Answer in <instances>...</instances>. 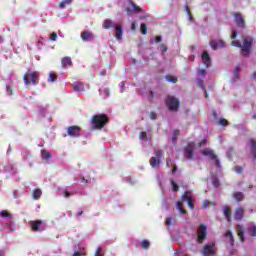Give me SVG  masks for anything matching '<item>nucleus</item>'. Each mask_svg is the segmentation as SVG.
<instances>
[{
    "mask_svg": "<svg viewBox=\"0 0 256 256\" xmlns=\"http://www.w3.org/2000/svg\"><path fill=\"white\" fill-rule=\"evenodd\" d=\"M1 217L6 218V217H11V214L7 212V210H2L0 213Z\"/></svg>",
    "mask_w": 256,
    "mask_h": 256,
    "instance_id": "43",
    "label": "nucleus"
},
{
    "mask_svg": "<svg viewBox=\"0 0 256 256\" xmlns=\"http://www.w3.org/2000/svg\"><path fill=\"white\" fill-rule=\"evenodd\" d=\"M99 75H102V76L107 75V70H103L102 72H99Z\"/></svg>",
    "mask_w": 256,
    "mask_h": 256,
    "instance_id": "63",
    "label": "nucleus"
},
{
    "mask_svg": "<svg viewBox=\"0 0 256 256\" xmlns=\"http://www.w3.org/2000/svg\"><path fill=\"white\" fill-rule=\"evenodd\" d=\"M81 39L82 41H91V39H93V32H89L87 30L83 31L81 33Z\"/></svg>",
    "mask_w": 256,
    "mask_h": 256,
    "instance_id": "19",
    "label": "nucleus"
},
{
    "mask_svg": "<svg viewBox=\"0 0 256 256\" xmlns=\"http://www.w3.org/2000/svg\"><path fill=\"white\" fill-rule=\"evenodd\" d=\"M211 205V202L209 200H204L202 202L203 209H207Z\"/></svg>",
    "mask_w": 256,
    "mask_h": 256,
    "instance_id": "44",
    "label": "nucleus"
},
{
    "mask_svg": "<svg viewBox=\"0 0 256 256\" xmlns=\"http://www.w3.org/2000/svg\"><path fill=\"white\" fill-rule=\"evenodd\" d=\"M231 45L233 47H238L241 49L242 57H249L251 55V51H253V45L255 44V38L253 36H242V43L235 40L237 39L236 30L232 31L231 35Z\"/></svg>",
    "mask_w": 256,
    "mask_h": 256,
    "instance_id": "1",
    "label": "nucleus"
},
{
    "mask_svg": "<svg viewBox=\"0 0 256 256\" xmlns=\"http://www.w3.org/2000/svg\"><path fill=\"white\" fill-rule=\"evenodd\" d=\"M129 3L131 5L132 9L131 8H126V13L128 15H133V13H141V7L137 6L135 4V2H133L132 0H130Z\"/></svg>",
    "mask_w": 256,
    "mask_h": 256,
    "instance_id": "13",
    "label": "nucleus"
},
{
    "mask_svg": "<svg viewBox=\"0 0 256 256\" xmlns=\"http://www.w3.org/2000/svg\"><path fill=\"white\" fill-rule=\"evenodd\" d=\"M198 86H200L201 87V89H205V84H204V82H203V79H198Z\"/></svg>",
    "mask_w": 256,
    "mask_h": 256,
    "instance_id": "50",
    "label": "nucleus"
},
{
    "mask_svg": "<svg viewBox=\"0 0 256 256\" xmlns=\"http://www.w3.org/2000/svg\"><path fill=\"white\" fill-rule=\"evenodd\" d=\"M71 195H73V193H71L67 190L64 191V197H71Z\"/></svg>",
    "mask_w": 256,
    "mask_h": 256,
    "instance_id": "56",
    "label": "nucleus"
},
{
    "mask_svg": "<svg viewBox=\"0 0 256 256\" xmlns=\"http://www.w3.org/2000/svg\"><path fill=\"white\" fill-rule=\"evenodd\" d=\"M225 235L228 239H230V244L233 245V232L227 231Z\"/></svg>",
    "mask_w": 256,
    "mask_h": 256,
    "instance_id": "40",
    "label": "nucleus"
},
{
    "mask_svg": "<svg viewBox=\"0 0 256 256\" xmlns=\"http://www.w3.org/2000/svg\"><path fill=\"white\" fill-rule=\"evenodd\" d=\"M104 94L106 95V97H109V94H110L109 89L105 88L104 89Z\"/></svg>",
    "mask_w": 256,
    "mask_h": 256,
    "instance_id": "60",
    "label": "nucleus"
},
{
    "mask_svg": "<svg viewBox=\"0 0 256 256\" xmlns=\"http://www.w3.org/2000/svg\"><path fill=\"white\" fill-rule=\"evenodd\" d=\"M205 239H207V226L205 224H201L198 228L197 242L201 245Z\"/></svg>",
    "mask_w": 256,
    "mask_h": 256,
    "instance_id": "8",
    "label": "nucleus"
},
{
    "mask_svg": "<svg viewBox=\"0 0 256 256\" xmlns=\"http://www.w3.org/2000/svg\"><path fill=\"white\" fill-rule=\"evenodd\" d=\"M200 253L204 256H215L217 255V246L215 242L207 243L200 250Z\"/></svg>",
    "mask_w": 256,
    "mask_h": 256,
    "instance_id": "4",
    "label": "nucleus"
},
{
    "mask_svg": "<svg viewBox=\"0 0 256 256\" xmlns=\"http://www.w3.org/2000/svg\"><path fill=\"white\" fill-rule=\"evenodd\" d=\"M154 155L151 159H150V165L155 168V167H159V165H161V159H163V150L156 148L154 150Z\"/></svg>",
    "mask_w": 256,
    "mask_h": 256,
    "instance_id": "6",
    "label": "nucleus"
},
{
    "mask_svg": "<svg viewBox=\"0 0 256 256\" xmlns=\"http://www.w3.org/2000/svg\"><path fill=\"white\" fill-rule=\"evenodd\" d=\"M81 183H85V185H87V183H89V180L85 179V177H82Z\"/></svg>",
    "mask_w": 256,
    "mask_h": 256,
    "instance_id": "59",
    "label": "nucleus"
},
{
    "mask_svg": "<svg viewBox=\"0 0 256 256\" xmlns=\"http://www.w3.org/2000/svg\"><path fill=\"white\" fill-rule=\"evenodd\" d=\"M68 137H80L81 128L77 125L69 126L66 130Z\"/></svg>",
    "mask_w": 256,
    "mask_h": 256,
    "instance_id": "9",
    "label": "nucleus"
},
{
    "mask_svg": "<svg viewBox=\"0 0 256 256\" xmlns=\"http://www.w3.org/2000/svg\"><path fill=\"white\" fill-rule=\"evenodd\" d=\"M41 225H43V221L42 220H36V221H31L30 222V227L32 229V231H39V227H41Z\"/></svg>",
    "mask_w": 256,
    "mask_h": 256,
    "instance_id": "18",
    "label": "nucleus"
},
{
    "mask_svg": "<svg viewBox=\"0 0 256 256\" xmlns=\"http://www.w3.org/2000/svg\"><path fill=\"white\" fill-rule=\"evenodd\" d=\"M150 245L151 243H149V240H143L140 244V247H142L143 249H147Z\"/></svg>",
    "mask_w": 256,
    "mask_h": 256,
    "instance_id": "37",
    "label": "nucleus"
},
{
    "mask_svg": "<svg viewBox=\"0 0 256 256\" xmlns=\"http://www.w3.org/2000/svg\"><path fill=\"white\" fill-rule=\"evenodd\" d=\"M177 137H179V130H174L172 141L175 143L177 141Z\"/></svg>",
    "mask_w": 256,
    "mask_h": 256,
    "instance_id": "42",
    "label": "nucleus"
},
{
    "mask_svg": "<svg viewBox=\"0 0 256 256\" xmlns=\"http://www.w3.org/2000/svg\"><path fill=\"white\" fill-rule=\"evenodd\" d=\"M165 79L169 83H177V81H178L177 77H174V76H171V75H166Z\"/></svg>",
    "mask_w": 256,
    "mask_h": 256,
    "instance_id": "31",
    "label": "nucleus"
},
{
    "mask_svg": "<svg viewBox=\"0 0 256 256\" xmlns=\"http://www.w3.org/2000/svg\"><path fill=\"white\" fill-rule=\"evenodd\" d=\"M217 43H218V48H219V47H220V48L225 47V41L219 40Z\"/></svg>",
    "mask_w": 256,
    "mask_h": 256,
    "instance_id": "53",
    "label": "nucleus"
},
{
    "mask_svg": "<svg viewBox=\"0 0 256 256\" xmlns=\"http://www.w3.org/2000/svg\"><path fill=\"white\" fill-rule=\"evenodd\" d=\"M250 144H251V152L253 154L254 159H256V140L250 139Z\"/></svg>",
    "mask_w": 256,
    "mask_h": 256,
    "instance_id": "24",
    "label": "nucleus"
},
{
    "mask_svg": "<svg viewBox=\"0 0 256 256\" xmlns=\"http://www.w3.org/2000/svg\"><path fill=\"white\" fill-rule=\"evenodd\" d=\"M72 2L73 0H64L60 2L59 7L60 9H65V7H67V5H71Z\"/></svg>",
    "mask_w": 256,
    "mask_h": 256,
    "instance_id": "30",
    "label": "nucleus"
},
{
    "mask_svg": "<svg viewBox=\"0 0 256 256\" xmlns=\"http://www.w3.org/2000/svg\"><path fill=\"white\" fill-rule=\"evenodd\" d=\"M219 125H221L222 127H227V125H229V122L227 121V119L221 118L219 120Z\"/></svg>",
    "mask_w": 256,
    "mask_h": 256,
    "instance_id": "41",
    "label": "nucleus"
},
{
    "mask_svg": "<svg viewBox=\"0 0 256 256\" xmlns=\"http://www.w3.org/2000/svg\"><path fill=\"white\" fill-rule=\"evenodd\" d=\"M248 233L251 237H256V226L250 227Z\"/></svg>",
    "mask_w": 256,
    "mask_h": 256,
    "instance_id": "34",
    "label": "nucleus"
},
{
    "mask_svg": "<svg viewBox=\"0 0 256 256\" xmlns=\"http://www.w3.org/2000/svg\"><path fill=\"white\" fill-rule=\"evenodd\" d=\"M176 208L181 213V215H187V210L183 208V204H181V201L176 202Z\"/></svg>",
    "mask_w": 256,
    "mask_h": 256,
    "instance_id": "23",
    "label": "nucleus"
},
{
    "mask_svg": "<svg viewBox=\"0 0 256 256\" xmlns=\"http://www.w3.org/2000/svg\"><path fill=\"white\" fill-rule=\"evenodd\" d=\"M72 87H73V89H74V91H83V83H81V82H74L73 84H72Z\"/></svg>",
    "mask_w": 256,
    "mask_h": 256,
    "instance_id": "25",
    "label": "nucleus"
},
{
    "mask_svg": "<svg viewBox=\"0 0 256 256\" xmlns=\"http://www.w3.org/2000/svg\"><path fill=\"white\" fill-rule=\"evenodd\" d=\"M166 167H173V160H171V158L166 159Z\"/></svg>",
    "mask_w": 256,
    "mask_h": 256,
    "instance_id": "45",
    "label": "nucleus"
},
{
    "mask_svg": "<svg viewBox=\"0 0 256 256\" xmlns=\"http://www.w3.org/2000/svg\"><path fill=\"white\" fill-rule=\"evenodd\" d=\"M162 37L161 36H157L156 38H155V42L156 43H161V41H162Z\"/></svg>",
    "mask_w": 256,
    "mask_h": 256,
    "instance_id": "58",
    "label": "nucleus"
},
{
    "mask_svg": "<svg viewBox=\"0 0 256 256\" xmlns=\"http://www.w3.org/2000/svg\"><path fill=\"white\" fill-rule=\"evenodd\" d=\"M201 153L202 155H204V157H210L212 161H215L216 167H221V162H219V158H217L215 152H213L211 148H205L204 150H202Z\"/></svg>",
    "mask_w": 256,
    "mask_h": 256,
    "instance_id": "7",
    "label": "nucleus"
},
{
    "mask_svg": "<svg viewBox=\"0 0 256 256\" xmlns=\"http://www.w3.org/2000/svg\"><path fill=\"white\" fill-rule=\"evenodd\" d=\"M41 195H43V192H41V189H35L33 191L32 197L37 201V199L41 198Z\"/></svg>",
    "mask_w": 256,
    "mask_h": 256,
    "instance_id": "26",
    "label": "nucleus"
},
{
    "mask_svg": "<svg viewBox=\"0 0 256 256\" xmlns=\"http://www.w3.org/2000/svg\"><path fill=\"white\" fill-rule=\"evenodd\" d=\"M94 256H103V254L101 253V247H98L96 249L95 255Z\"/></svg>",
    "mask_w": 256,
    "mask_h": 256,
    "instance_id": "52",
    "label": "nucleus"
},
{
    "mask_svg": "<svg viewBox=\"0 0 256 256\" xmlns=\"http://www.w3.org/2000/svg\"><path fill=\"white\" fill-rule=\"evenodd\" d=\"M171 221H172L171 218H167V219H166V225H167V226L171 225Z\"/></svg>",
    "mask_w": 256,
    "mask_h": 256,
    "instance_id": "61",
    "label": "nucleus"
},
{
    "mask_svg": "<svg viewBox=\"0 0 256 256\" xmlns=\"http://www.w3.org/2000/svg\"><path fill=\"white\" fill-rule=\"evenodd\" d=\"M102 27L103 29H111V27H115V25L113 24V20L106 19L103 21Z\"/></svg>",
    "mask_w": 256,
    "mask_h": 256,
    "instance_id": "21",
    "label": "nucleus"
},
{
    "mask_svg": "<svg viewBox=\"0 0 256 256\" xmlns=\"http://www.w3.org/2000/svg\"><path fill=\"white\" fill-rule=\"evenodd\" d=\"M234 21L237 27H240V29H245V18H243V15H241V13H234Z\"/></svg>",
    "mask_w": 256,
    "mask_h": 256,
    "instance_id": "10",
    "label": "nucleus"
},
{
    "mask_svg": "<svg viewBox=\"0 0 256 256\" xmlns=\"http://www.w3.org/2000/svg\"><path fill=\"white\" fill-rule=\"evenodd\" d=\"M241 71V68L237 66L234 70L235 75H239V72Z\"/></svg>",
    "mask_w": 256,
    "mask_h": 256,
    "instance_id": "57",
    "label": "nucleus"
},
{
    "mask_svg": "<svg viewBox=\"0 0 256 256\" xmlns=\"http://www.w3.org/2000/svg\"><path fill=\"white\" fill-rule=\"evenodd\" d=\"M72 256H81V252H74Z\"/></svg>",
    "mask_w": 256,
    "mask_h": 256,
    "instance_id": "64",
    "label": "nucleus"
},
{
    "mask_svg": "<svg viewBox=\"0 0 256 256\" xmlns=\"http://www.w3.org/2000/svg\"><path fill=\"white\" fill-rule=\"evenodd\" d=\"M193 151H194L193 143H189L185 148V153H186L185 157L186 159H188V161H191V159H193Z\"/></svg>",
    "mask_w": 256,
    "mask_h": 256,
    "instance_id": "14",
    "label": "nucleus"
},
{
    "mask_svg": "<svg viewBox=\"0 0 256 256\" xmlns=\"http://www.w3.org/2000/svg\"><path fill=\"white\" fill-rule=\"evenodd\" d=\"M76 215L77 217H81V215H83V210H79Z\"/></svg>",
    "mask_w": 256,
    "mask_h": 256,
    "instance_id": "62",
    "label": "nucleus"
},
{
    "mask_svg": "<svg viewBox=\"0 0 256 256\" xmlns=\"http://www.w3.org/2000/svg\"><path fill=\"white\" fill-rule=\"evenodd\" d=\"M55 81H57V74L50 72L48 77V82L55 83Z\"/></svg>",
    "mask_w": 256,
    "mask_h": 256,
    "instance_id": "29",
    "label": "nucleus"
},
{
    "mask_svg": "<svg viewBox=\"0 0 256 256\" xmlns=\"http://www.w3.org/2000/svg\"><path fill=\"white\" fill-rule=\"evenodd\" d=\"M235 171H236V173H243V167H241V166H236V167H235Z\"/></svg>",
    "mask_w": 256,
    "mask_h": 256,
    "instance_id": "54",
    "label": "nucleus"
},
{
    "mask_svg": "<svg viewBox=\"0 0 256 256\" xmlns=\"http://www.w3.org/2000/svg\"><path fill=\"white\" fill-rule=\"evenodd\" d=\"M165 103L169 111H179V99L177 97L167 96Z\"/></svg>",
    "mask_w": 256,
    "mask_h": 256,
    "instance_id": "5",
    "label": "nucleus"
},
{
    "mask_svg": "<svg viewBox=\"0 0 256 256\" xmlns=\"http://www.w3.org/2000/svg\"><path fill=\"white\" fill-rule=\"evenodd\" d=\"M6 91H7L8 95H13V88H11L10 85L6 86Z\"/></svg>",
    "mask_w": 256,
    "mask_h": 256,
    "instance_id": "49",
    "label": "nucleus"
},
{
    "mask_svg": "<svg viewBox=\"0 0 256 256\" xmlns=\"http://www.w3.org/2000/svg\"><path fill=\"white\" fill-rule=\"evenodd\" d=\"M39 75L40 73L38 71H27L22 77L25 86L29 87L31 84L39 85Z\"/></svg>",
    "mask_w": 256,
    "mask_h": 256,
    "instance_id": "3",
    "label": "nucleus"
},
{
    "mask_svg": "<svg viewBox=\"0 0 256 256\" xmlns=\"http://www.w3.org/2000/svg\"><path fill=\"white\" fill-rule=\"evenodd\" d=\"M50 40H51V41H57V32H53V33L50 35Z\"/></svg>",
    "mask_w": 256,
    "mask_h": 256,
    "instance_id": "48",
    "label": "nucleus"
},
{
    "mask_svg": "<svg viewBox=\"0 0 256 256\" xmlns=\"http://www.w3.org/2000/svg\"><path fill=\"white\" fill-rule=\"evenodd\" d=\"M245 217V208L239 206L234 211V219L235 221H243Z\"/></svg>",
    "mask_w": 256,
    "mask_h": 256,
    "instance_id": "11",
    "label": "nucleus"
},
{
    "mask_svg": "<svg viewBox=\"0 0 256 256\" xmlns=\"http://www.w3.org/2000/svg\"><path fill=\"white\" fill-rule=\"evenodd\" d=\"M212 185L214 186V187H220V185H221V182L219 181V178H213L212 179Z\"/></svg>",
    "mask_w": 256,
    "mask_h": 256,
    "instance_id": "39",
    "label": "nucleus"
},
{
    "mask_svg": "<svg viewBox=\"0 0 256 256\" xmlns=\"http://www.w3.org/2000/svg\"><path fill=\"white\" fill-rule=\"evenodd\" d=\"M205 70L204 69H201L198 71V75H201V77H205Z\"/></svg>",
    "mask_w": 256,
    "mask_h": 256,
    "instance_id": "55",
    "label": "nucleus"
},
{
    "mask_svg": "<svg viewBox=\"0 0 256 256\" xmlns=\"http://www.w3.org/2000/svg\"><path fill=\"white\" fill-rule=\"evenodd\" d=\"M150 119H152V121H155V119H157V113L150 112Z\"/></svg>",
    "mask_w": 256,
    "mask_h": 256,
    "instance_id": "51",
    "label": "nucleus"
},
{
    "mask_svg": "<svg viewBox=\"0 0 256 256\" xmlns=\"http://www.w3.org/2000/svg\"><path fill=\"white\" fill-rule=\"evenodd\" d=\"M61 64H62V67H72L73 61H71V57L66 56V57L62 58Z\"/></svg>",
    "mask_w": 256,
    "mask_h": 256,
    "instance_id": "20",
    "label": "nucleus"
},
{
    "mask_svg": "<svg viewBox=\"0 0 256 256\" xmlns=\"http://www.w3.org/2000/svg\"><path fill=\"white\" fill-rule=\"evenodd\" d=\"M203 145H207V139L201 140V141L197 144V147H198V148H201V147H203Z\"/></svg>",
    "mask_w": 256,
    "mask_h": 256,
    "instance_id": "47",
    "label": "nucleus"
},
{
    "mask_svg": "<svg viewBox=\"0 0 256 256\" xmlns=\"http://www.w3.org/2000/svg\"><path fill=\"white\" fill-rule=\"evenodd\" d=\"M109 123L107 114H96L91 118L92 129L101 131Z\"/></svg>",
    "mask_w": 256,
    "mask_h": 256,
    "instance_id": "2",
    "label": "nucleus"
},
{
    "mask_svg": "<svg viewBox=\"0 0 256 256\" xmlns=\"http://www.w3.org/2000/svg\"><path fill=\"white\" fill-rule=\"evenodd\" d=\"M191 199H193V196L190 194V192H187V191L184 192V194L181 197L182 201H189Z\"/></svg>",
    "mask_w": 256,
    "mask_h": 256,
    "instance_id": "28",
    "label": "nucleus"
},
{
    "mask_svg": "<svg viewBox=\"0 0 256 256\" xmlns=\"http://www.w3.org/2000/svg\"><path fill=\"white\" fill-rule=\"evenodd\" d=\"M187 203L190 209H195V205H193V198H190V200H188Z\"/></svg>",
    "mask_w": 256,
    "mask_h": 256,
    "instance_id": "46",
    "label": "nucleus"
},
{
    "mask_svg": "<svg viewBox=\"0 0 256 256\" xmlns=\"http://www.w3.org/2000/svg\"><path fill=\"white\" fill-rule=\"evenodd\" d=\"M209 44H210V47L213 49V51H217L219 49V46L216 40H210Z\"/></svg>",
    "mask_w": 256,
    "mask_h": 256,
    "instance_id": "32",
    "label": "nucleus"
},
{
    "mask_svg": "<svg viewBox=\"0 0 256 256\" xmlns=\"http://www.w3.org/2000/svg\"><path fill=\"white\" fill-rule=\"evenodd\" d=\"M233 198L235 199V201H237L238 203H241V201L245 200V196H243V192H235L233 194Z\"/></svg>",
    "mask_w": 256,
    "mask_h": 256,
    "instance_id": "22",
    "label": "nucleus"
},
{
    "mask_svg": "<svg viewBox=\"0 0 256 256\" xmlns=\"http://www.w3.org/2000/svg\"><path fill=\"white\" fill-rule=\"evenodd\" d=\"M42 159H44L45 161H48V159H51V157H53V155L50 152H47V150H42Z\"/></svg>",
    "mask_w": 256,
    "mask_h": 256,
    "instance_id": "27",
    "label": "nucleus"
},
{
    "mask_svg": "<svg viewBox=\"0 0 256 256\" xmlns=\"http://www.w3.org/2000/svg\"><path fill=\"white\" fill-rule=\"evenodd\" d=\"M140 31H141L142 35H147V24L142 23L140 25Z\"/></svg>",
    "mask_w": 256,
    "mask_h": 256,
    "instance_id": "35",
    "label": "nucleus"
},
{
    "mask_svg": "<svg viewBox=\"0 0 256 256\" xmlns=\"http://www.w3.org/2000/svg\"><path fill=\"white\" fill-rule=\"evenodd\" d=\"M170 183L172 185V191H174V193H177V191H179V185H177L175 183V180H173V179L170 180Z\"/></svg>",
    "mask_w": 256,
    "mask_h": 256,
    "instance_id": "33",
    "label": "nucleus"
},
{
    "mask_svg": "<svg viewBox=\"0 0 256 256\" xmlns=\"http://www.w3.org/2000/svg\"><path fill=\"white\" fill-rule=\"evenodd\" d=\"M223 213H224V216L227 220L228 223H231L232 219H231V207L230 206H223Z\"/></svg>",
    "mask_w": 256,
    "mask_h": 256,
    "instance_id": "17",
    "label": "nucleus"
},
{
    "mask_svg": "<svg viewBox=\"0 0 256 256\" xmlns=\"http://www.w3.org/2000/svg\"><path fill=\"white\" fill-rule=\"evenodd\" d=\"M114 29L117 41H121L123 39V27L119 24H116L114 25Z\"/></svg>",
    "mask_w": 256,
    "mask_h": 256,
    "instance_id": "15",
    "label": "nucleus"
},
{
    "mask_svg": "<svg viewBox=\"0 0 256 256\" xmlns=\"http://www.w3.org/2000/svg\"><path fill=\"white\" fill-rule=\"evenodd\" d=\"M139 139L141 141H147V132H145V131L140 132L139 133Z\"/></svg>",
    "mask_w": 256,
    "mask_h": 256,
    "instance_id": "38",
    "label": "nucleus"
},
{
    "mask_svg": "<svg viewBox=\"0 0 256 256\" xmlns=\"http://www.w3.org/2000/svg\"><path fill=\"white\" fill-rule=\"evenodd\" d=\"M184 7H185V11L189 17V20L193 21V14H191V10H189V5L186 4Z\"/></svg>",
    "mask_w": 256,
    "mask_h": 256,
    "instance_id": "36",
    "label": "nucleus"
},
{
    "mask_svg": "<svg viewBox=\"0 0 256 256\" xmlns=\"http://www.w3.org/2000/svg\"><path fill=\"white\" fill-rule=\"evenodd\" d=\"M202 63L206 69H209L211 67V56H209V52L204 51L201 55Z\"/></svg>",
    "mask_w": 256,
    "mask_h": 256,
    "instance_id": "12",
    "label": "nucleus"
},
{
    "mask_svg": "<svg viewBox=\"0 0 256 256\" xmlns=\"http://www.w3.org/2000/svg\"><path fill=\"white\" fill-rule=\"evenodd\" d=\"M236 232H237V235H238L240 241L243 243L245 241V230L243 229V226L237 224Z\"/></svg>",
    "mask_w": 256,
    "mask_h": 256,
    "instance_id": "16",
    "label": "nucleus"
}]
</instances>
